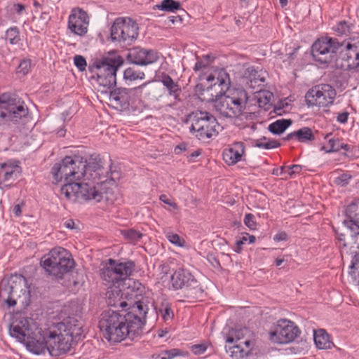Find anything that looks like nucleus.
Instances as JSON below:
<instances>
[{
    "mask_svg": "<svg viewBox=\"0 0 359 359\" xmlns=\"http://www.w3.org/2000/svg\"><path fill=\"white\" fill-rule=\"evenodd\" d=\"M105 163L100 158V156H91L90 161L86 163V177L83 178L84 180H92L95 183L97 184V186H95L98 188L102 192L108 191V196L109 200H111V196L113 193L111 189L106 188L104 187L105 182L108 179V168L110 167L111 164H108L107 167H104Z\"/></svg>",
    "mask_w": 359,
    "mask_h": 359,
    "instance_id": "obj_12",
    "label": "nucleus"
},
{
    "mask_svg": "<svg viewBox=\"0 0 359 359\" xmlns=\"http://www.w3.org/2000/svg\"><path fill=\"white\" fill-rule=\"evenodd\" d=\"M285 107H288L287 103H285V104L281 103V102L280 103H278L277 105H276L275 107H274V112L277 115H282L283 112H285L283 111V109H284Z\"/></svg>",
    "mask_w": 359,
    "mask_h": 359,
    "instance_id": "obj_52",
    "label": "nucleus"
},
{
    "mask_svg": "<svg viewBox=\"0 0 359 359\" xmlns=\"http://www.w3.org/2000/svg\"><path fill=\"white\" fill-rule=\"evenodd\" d=\"M86 161L83 158L66 156L60 163L54 164L51 169L53 182L64 181L60 192L70 201H108V191L103 193L94 184L81 182L86 177Z\"/></svg>",
    "mask_w": 359,
    "mask_h": 359,
    "instance_id": "obj_2",
    "label": "nucleus"
},
{
    "mask_svg": "<svg viewBox=\"0 0 359 359\" xmlns=\"http://www.w3.org/2000/svg\"><path fill=\"white\" fill-rule=\"evenodd\" d=\"M299 334V327L293 322L280 319L275 330L269 333V339L273 343L287 344L294 341Z\"/></svg>",
    "mask_w": 359,
    "mask_h": 359,
    "instance_id": "obj_17",
    "label": "nucleus"
},
{
    "mask_svg": "<svg viewBox=\"0 0 359 359\" xmlns=\"http://www.w3.org/2000/svg\"><path fill=\"white\" fill-rule=\"evenodd\" d=\"M244 76L247 81L248 86L252 89L258 88L263 86L265 82L264 72H259L252 67L245 69Z\"/></svg>",
    "mask_w": 359,
    "mask_h": 359,
    "instance_id": "obj_25",
    "label": "nucleus"
},
{
    "mask_svg": "<svg viewBox=\"0 0 359 359\" xmlns=\"http://www.w3.org/2000/svg\"><path fill=\"white\" fill-rule=\"evenodd\" d=\"M272 97V94L269 92H259V97H258V103L259 105L261 107L263 104L264 105L268 104L271 98Z\"/></svg>",
    "mask_w": 359,
    "mask_h": 359,
    "instance_id": "obj_46",
    "label": "nucleus"
},
{
    "mask_svg": "<svg viewBox=\"0 0 359 359\" xmlns=\"http://www.w3.org/2000/svg\"><path fill=\"white\" fill-rule=\"evenodd\" d=\"M302 170V167L300 165H288V171L291 170V172H289V175L292 177L293 175L296 173H299Z\"/></svg>",
    "mask_w": 359,
    "mask_h": 359,
    "instance_id": "obj_50",
    "label": "nucleus"
},
{
    "mask_svg": "<svg viewBox=\"0 0 359 359\" xmlns=\"http://www.w3.org/2000/svg\"><path fill=\"white\" fill-rule=\"evenodd\" d=\"M148 311V305L143 302L133 306L131 311L107 310L101 314L99 327L109 341L119 342L126 337L133 340L143 333Z\"/></svg>",
    "mask_w": 359,
    "mask_h": 359,
    "instance_id": "obj_3",
    "label": "nucleus"
},
{
    "mask_svg": "<svg viewBox=\"0 0 359 359\" xmlns=\"http://www.w3.org/2000/svg\"><path fill=\"white\" fill-rule=\"evenodd\" d=\"M134 264L133 262H116L115 260L109 259V263L102 269L101 276L104 281L109 285L114 287H110L106 293V302L109 306L115 308H122L126 311H131L133 306L138 304V302H143L144 304L148 305L147 298H137L133 300L132 297L128 298L129 292L124 293L125 297H123V293L121 290L118 289L119 283L125 280L131 275L134 270Z\"/></svg>",
    "mask_w": 359,
    "mask_h": 359,
    "instance_id": "obj_4",
    "label": "nucleus"
},
{
    "mask_svg": "<svg viewBox=\"0 0 359 359\" xmlns=\"http://www.w3.org/2000/svg\"><path fill=\"white\" fill-rule=\"evenodd\" d=\"M180 355V351L177 348L165 351L161 357V359H172L177 355Z\"/></svg>",
    "mask_w": 359,
    "mask_h": 359,
    "instance_id": "obj_48",
    "label": "nucleus"
},
{
    "mask_svg": "<svg viewBox=\"0 0 359 359\" xmlns=\"http://www.w3.org/2000/svg\"><path fill=\"white\" fill-rule=\"evenodd\" d=\"M287 238V235L285 232H280L275 235L274 236V241H285Z\"/></svg>",
    "mask_w": 359,
    "mask_h": 359,
    "instance_id": "obj_56",
    "label": "nucleus"
},
{
    "mask_svg": "<svg viewBox=\"0 0 359 359\" xmlns=\"http://www.w3.org/2000/svg\"><path fill=\"white\" fill-rule=\"evenodd\" d=\"M41 265L49 275L61 279L73 269L74 262L65 249L59 247L44 255L41 259Z\"/></svg>",
    "mask_w": 359,
    "mask_h": 359,
    "instance_id": "obj_6",
    "label": "nucleus"
},
{
    "mask_svg": "<svg viewBox=\"0 0 359 359\" xmlns=\"http://www.w3.org/2000/svg\"><path fill=\"white\" fill-rule=\"evenodd\" d=\"M285 171V168L281 166L278 168H274L272 171V174L276 176L284 175Z\"/></svg>",
    "mask_w": 359,
    "mask_h": 359,
    "instance_id": "obj_57",
    "label": "nucleus"
},
{
    "mask_svg": "<svg viewBox=\"0 0 359 359\" xmlns=\"http://www.w3.org/2000/svg\"><path fill=\"white\" fill-rule=\"evenodd\" d=\"M6 39L11 44H17L20 41V32L18 27H11L6 32Z\"/></svg>",
    "mask_w": 359,
    "mask_h": 359,
    "instance_id": "obj_38",
    "label": "nucleus"
},
{
    "mask_svg": "<svg viewBox=\"0 0 359 359\" xmlns=\"http://www.w3.org/2000/svg\"><path fill=\"white\" fill-rule=\"evenodd\" d=\"M340 141L339 139L330 138L328 140V145L323 146L322 149L325 150L327 153L336 152L339 151Z\"/></svg>",
    "mask_w": 359,
    "mask_h": 359,
    "instance_id": "obj_39",
    "label": "nucleus"
},
{
    "mask_svg": "<svg viewBox=\"0 0 359 359\" xmlns=\"http://www.w3.org/2000/svg\"><path fill=\"white\" fill-rule=\"evenodd\" d=\"M248 333L249 330L247 328L231 330L226 336V341L231 344L243 341Z\"/></svg>",
    "mask_w": 359,
    "mask_h": 359,
    "instance_id": "obj_31",
    "label": "nucleus"
},
{
    "mask_svg": "<svg viewBox=\"0 0 359 359\" xmlns=\"http://www.w3.org/2000/svg\"><path fill=\"white\" fill-rule=\"evenodd\" d=\"M121 233L125 239L132 243H136L142 237V233L133 229L123 230Z\"/></svg>",
    "mask_w": 359,
    "mask_h": 359,
    "instance_id": "obj_36",
    "label": "nucleus"
},
{
    "mask_svg": "<svg viewBox=\"0 0 359 359\" xmlns=\"http://www.w3.org/2000/svg\"><path fill=\"white\" fill-rule=\"evenodd\" d=\"M11 281V297L8 300V307L15 306L17 304L25 305L29 300L30 291L27 287V279L20 274L12 275Z\"/></svg>",
    "mask_w": 359,
    "mask_h": 359,
    "instance_id": "obj_16",
    "label": "nucleus"
},
{
    "mask_svg": "<svg viewBox=\"0 0 359 359\" xmlns=\"http://www.w3.org/2000/svg\"><path fill=\"white\" fill-rule=\"evenodd\" d=\"M187 123H190V132L198 140L209 139L218 134L219 125L216 118L206 111L196 110L187 116Z\"/></svg>",
    "mask_w": 359,
    "mask_h": 359,
    "instance_id": "obj_7",
    "label": "nucleus"
},
{
    "mask_svg": "<svg viewBox=\"0 0 359 359\" xmlns=\"http://www.w3.org/2000/svg\"><path fill=\"white\" fill-rule=\"evenodd\" d=\"M295 138L296 139V133L295 131L292 132V133H290L289 134H287L285 137H284V140H290L292 139H294Z\"/></svg>",
    "mask_w": 359,
    "mask_h": 359,
    "instance_id": "obj_63",
    "label": "nucleus"
},
{
    "mask_svg": "<svg viewBox=\"0 0 359 359\" xmlns=\"http://www.w3.org/2000/svg\"><path fill=\"white\" fill-rule=\"evenodd\" d=\"M19 167L12 163L0 164V184L17 177Z\"/></svg>",
    "mask_w": 359,
    "mask_h": 359,
    "instance_id": "obj_26",
    "label": "nucleus"
},
{
    "mask_svg": "<svg viewBox=\"0 0 359 359\" xmlns=\"http://www.w3.org/2000/svg\"><path fill=\"white\" fill-rule=\"evenodd\" d=\"M348 116L349 114L346 111L339 113L337 117V120L341 123H346L348 121Z\"/></svg>",
    "mask_w": 359,
    "mask_h": 359,
    "instance_id": "obj_51",
    "label": "nucleus"
},
{
    "mask_svg": "<svg viewBox=\"0 0 359 359\" xmlns=\"http://www.w3.org/2000/svg\"><path fill=\"white\" fill-rule=\"evenodd\" d=\"M340 43L332 38L316 40L311 47L313 57L322 64L330 63L338 55Z\"/></svg>",
    "mask_w": 359,
    "mask_h": 359,
    "instance_id": "obj_13",
    "label": "nucleus"
},
{
    "mask_svg": "<svg viewBox=\"0 0 359 359\" xmlns=\"http://www.w3.org/2000/svg\"><path fill=\"white\" fill-rule=\"evenodd\" d=\"M159 312L161 313V315L165 321L171 319L173 316V313L170 307L168 306L163 309H160Z\"/></svg>",
    "mask_w": 359,
    "mask_h": 359,
    "instance_id": "obj_47",
    "label": "nucleus"
},
{
    "mask_svg": "<svg viewBox=\"0 0 359 359\" xmlns=\"http://www.w3.org/2000/svg\"><path fill=\"white\" fill-rule=\"evenodd\" d=\"M248 240L247 236H243L241 240H238L236 241V245L238 248H241V246L244 243H247V241Z\"/></svg>",
    "mask_w": 359,
    "mask_h": 359,
    "instance_id": "obj_59",
    "label": "nucleus"
},
{
    "mask_svg": "<svg viewBox=\"0 0 359 359\" xmlns=\"http://www.w3.org/2000/svg\"><path fill=\"white\" fill-rule=\"evenodd\" d=\"M296 139L302 143H307L314 140L315 136L312 130L308 127H304L295 131Z\"/></svg>",
    "mask_w": 359,
    "mask_h": 359,
    "instance_id": "obj_34",
    "label": "nucleus"
},
{
    "mask_svg": "<svg viewBox=\"0 0 359 359\" xmlns=\"http://www.w3.org/2000/svg\"><path fill=\"white\" fill-rule=\"evenodd\" d=\"M227 97L231 101L232 111L231 113L234 117L240 116L245 109L248 100L246 91L243 89H233L229 90V95H227Z\"/></svg>",
    "mask_w": 359,
    "mask_h": 359,
    "instance_id": "obj_22",
    "label": "nucleus"
},
{
    "mask_svg": "<svg viewBox=\"0 0 359 359\" xmlns=\"http://www.w3.org/2000/svg\"><path fill=\"white\" fill-rule=\"evenodd\" d=\"M313 339L317 348L319 349L330 348L333 345V343L330 339L329 334L323 329L313 331Z\"/></svg>",
    "mask_w": 359,
    "mask_h": 359,
    "instance_id": "obj_27",
    "label": "nucleus"
},
{
    "mask_svg": "<svg viewBox=\"0 0 359 359\" xmlns=\"http://www.w3.org/2000/svg\"><path fill=\"white\" fill-rule=\"evenodd\" d=\"M208 82L211 83L210 86L207 87L205 92L210 93V97L207 99L208 102H217L225 96L226 92L229 90L230 85V79L229 74L223 69L215 72L214 74L207 76Z\"/></svg>",
    "mask_w": 359,
    "mask_h": 359,
    "instance_id": "obj_15",
    "label": "nucleus"
},
{
    "mask_svg": "<svg viewBox=\"0 0 359 359\" xmlns=\"http://www.w3.org/2000/svg\"><path fill=\"white\" fill-rule=\"evenodd\" d=\"M244 224L250 230H255L257 229V223L255 220V216L252 213H248L245 215Z\"/></svg>",
    "mask_w": 359,
    "mask_h": 359,
    "instance_id": "obj_44",
    "label": "nucleus"
},
{
    "mask_svg": "<svg viewBox=\"0 0 359 359\" xmlns=\"http://www.w3.org/2000/svg\"><path fill=\"white\" fill-rule=\"evenodd\" d=\"M31 62L29 60H23L18 67V72L26 75L30 69Z\"/></svg>",
    "mask_w": 359,
    "mask_h": 359,
    "instance_id": "obj_45",
    "label": "nucleus"
},
{
    "mask_svg": "<svg viewBox=\"0 0 359 359\" xmlns=\"http://www.w3.org/2000/svg\"><path fill=\"white\" fill-rule=\"evenodd\" d=\"M128 59L130 63L137 65H148L155 63L158 60L159 53L152 49L135 47L130 50Z\"/></svg>",
    "mask_w": 359,
    "mask_h": 359,
    "instance_id": "obj_19",
    "label": "nucleus"
},
{
    "mask_svg": "<svg viewBox=\"0 0 359 359\" xmlns=\"http://www.w3.org/2000/svg\"><path fill=\"white\" fill-rule=\"evenodd\" d=\"M336 97L334 88L329 84H320L310 89L305 95L308 106L327 107Z\"/></svg>",
    "mask_w": 359,
    "mask_h": 359,
    "instance_id": "obj_14",
    "label": "nucleus"
},
{
    "mask_svg": "<svg viewBox=\"0 0 359 359\" xmlns=\"http://www.w3.org/2000/svg\"><path fill=\"white\" fill-rule=\"evenodd\" d=\"M123 64V58L119 55L106 57L96 62L97 69L96 81L102 93H107L116 84V72Z\"/></svg>",
    "mask_w": 359,
    "mask_h": 359,
    "instance_id": "obj_9",
    "label": "nucleus"
},
{
    "mask_svg": "<svg viewBox=\"0 0 359 359\" xmlns=\"http://www.w3.org/2000/svg\"><path fill=\"white\" fill-rule=\"evenodd\" d=\"M354 29L355 25L345 20L339 22L334 27V31L340 36H349V37H351L352 36H356Z\"/></svg>",
    "mask_w": 359,
    "mask_h": 359,
    "instance_id": "obj_30",
    "label": "nucleus"
},
{
    "mask_svg": "<svg viewBox=\"0 0 359 359\" xmlns=\"http://www.w3.org/2000/svg\"><path fill=\"white\" fill-rule=\"evenodd\" d=\"M209 62H204L203 61H198L196 64H195V66L194 67V70L195 72H198V71H200V70H202L205 68L207 67V66L208 65Z\"/></svg>",
    "mask_w": 359,
    "mask_h": 359,
    "instance_id": "obj_53",
    "label": "nucleus"
},
{
    "mask_svg": "<svg viewBox=\"0 0 359 359\" xmlns=\"http://www.w3.org/2000/svg\"><path fill=\"white\" fill-rule=\"evenodd\" d=\"M351 268L356 270L359 276V257L358 255L355 256L353 259Z\"/></svg>",
    "mask_w": 359,
    "mask_h": 359,
    "instance_id": "obj_55",
    "label": "nucleus"
},
{
    "mask_svg": "<svg viewBox=\"0 0 359 359\" xmlns=\"http://www.w3.org/2000/svg\"><path fill=\"white\" fill-rule=\"evenodd\" d=\"M160 200L162 202H163L164 203L168 204V205L172 206L175 209L177 208V204L175 203H174V202H172L165 195H161L160 196Z\"/></svg>",
    "mask_w": 359,
    "mask_h": 359,
    "instance_id": "obj_54",
    "label": "nucleus"
},
{
    "mask_svg": "<svg viewBox=\"0 0 359 359\" xmlns=\"http://www.w3.org/2000/svg\"><path fill=\"white\" fill-rule=\"evenodd\" d=\"M76 323L74 318L58 323L44 337L32 318L20 315L13 318L8 330L12 337L33 353L41 355L48 351L52 356H59L68 352L73 341L81 335V326Z\"/></svg>",
    "mask_w": 359,
    "mask_h": 359,
    "instance_id": "obj_1",
    "label": "nucleus"
},
{
    "mask_svg": "<svg viewBox=\"0 0 359 359\" xmlns=\"http://www.w3.org/2000/svg\"><path fill=\"white\" fill-rule=\"evenodd\" d=\"M138 25L130 18H118L111 27L112 41L123 46L131 45L137 38Z\"/></svg>",
    "mask_w": 359,
    "mask_h": 359,
    "instance_id": "obj_11",
    "label": "nucleus"
},
{
    "mask_svg": "<svg viewBox=\"0 0 359 359\" xmlns=\"http://www.w3.org/2000/svg\"><path fill=\"white\" fill-rule=\"evenodd\" d=\"M13 212L14 213V215L17 217H19L22 214V210H21V206L20 204H17L14 206L13 208Z\"/></svg>",
    "mask_w": 359,
    "mask_h": 359,
    "instance_id": "obj_58",
    "label": "nucleus"
},
{
    "mask_svg": "<svg viewBox=\"0 0 359 359\" xmlns=\"http://www.w3.org/2000/svg\"><path fill=\"white\" fill-rule=\"evenodd\" d=\"M245 152V147L243 142L234 143L229 149L223 153L224 160L229 165H233L238 162Z\"/></svg>",
    "mask_w": 359,
    "mask_h": 359,
    "instance_id": "obj_24",
    "label": "nucleus"
},
{
    "mask_svg": "<svg viewBox=\"0 0 359 359\" xmlns=\"http://www.w3.org/2000/svg\"><path fill=\"white\" fill-rule=\"evenodd\" d=\"M207 349L205 344H196L191 346V351L196 355L203 353Z\"/></svg>",
    "mask_w": 359,
    "mask_h": 359,
    "instance_id": "obj_49",
    "label": "nucleus"
},
{
    "mask_svg": "<svg viewBox=\"0 0 359 359\" xmlns=\"http://www.w3.org/2000/svg\"><path fill=\"white\" fill-rule=\"evenodd\" d=\"M65 226L67 229H73L74 228V222L72 219H69L65 222Z\"/></svg>",
    "mask_w": 359,
    "mask_h": 359,
    "instance_id": "obj_61",
    "label": "nucleus"
},
{
    "mask_svg": "<svg viewBox=\"0 0 359 359\" xmlns=\"http://www.w3.org/2000/svg\"><path fill=\"white\" fill-rule=\"evenodd\" d=\"M352 176L348 173H343L340 176L334 179V183L337 185L344 187L347 185L351 179Z\"/></svg>",
    "mask_w": 359,
    "mask_h": 359,
    "instance_id": "obj_43",
    "label": "nucleus"
},
{
    "mask_svg": "<svg viewBox=\"0 0 359 359\" xmlns=\"http://www.w3.org/2000/svg\"><path fill=\"white\" fill-rule=\"evenodd\" d=\"M346 215L348 219H345L344 224L348 229L351 236L354 238V242L359 248V199H354L347 206Z\"/></svg>",
    "mask_w": 359,
    "mask_h": 359,
    "instance_id": "obj_18",
    "label": "nucleus"
},
{
    "mask_svg": "<svg viewBox=\"0 0 359 359\" xmlns=\"http://www.w3.org/2000/svg\"><path fill=\"white\" fill-rule=\"evenodd\" d=\"M144 76L145 75L143 72L135 70L133 67L127 68L123 72V79L125 80H129L130 81L143 79Z\"/></svg>",
    "mask_w": 359,
    "mask_h": 359,
    "instance_id": "obj_35",
    "label": "nucleus"
},
{
    "mask_svg": "<svg viewBox=\"0 0 359 359\" xmlns=\"http://www.w3.org/2000/svg\"><path fill=\"white\" fill-rule=\"evenodd\" d=\"M254 343L250 339H245L239 343L229 344L225 348L230 356L235 359H241L247 356L252 349Z\"/></svg>",
    "mask_w": 359,
    "mask_h": 359,
    "instance_id": "obj_23",
    "label": "nucleus"
},
{
    "mask_svg": "<svg viewBox=\"0 0 359 359\" xmlns=\"http://www.w3.org/2000/svg\"><path fill=\"white\" fill-rule=\"evenodd\" d=\"M28 115L27 106L18 95L9 93L0 95V126L19 128L25 123Z\"/></svg>",
    "mask_w": 359,
    "mask_h": 359,
    "instance_id": "obj_5",
    "label": "nucleus"
},
{
    "mask_svg": "<svg viewBox=\"0 0 359 359\" xmlns=\"http://www.w3.org/2000/svg\"><path fill=\"white\" fill-rule=\"evenodd\" d=\"M246 236H247V237H248V241H249V243H255V239H256V238H255V236H250L248 233H246Z\"/></svg>",
    "mask_w": 359,
    "mask_h": 359,
    "instance_id": "obj_64",
    "label": "nucleus"
},
{
    "mask_svg": "<svg viewBox=\"0 0 359 359\" xmlns=\"http://www.w3.org/2000/svg\"><path fill=\"white\" fill-rule=\"evenodd\" d=\"M147 83L140 86L137 88L128 89L124 88H119L110 91L109 100L114 102L117 107L122 109H127L130 104L131 97L135 93L142 89Z\"/></svg>",
    "mask_w": 359,
    "mask_h": 359,
    "instance_id": "obj_21",
    "label": "nucleus"
},
{
    "mask_svg": "<svg viewBox=\"0 0 359 359\" xmlns=\"http://www.w3.org/2000/svg\"><path fill=\"white\" fill-rule=\"evenodd\" d=\"M215 107L222 116L225 117H234L231 113L232 111L231 101L227 95L222 97L220 100L215 102Z\"/></svg>",
    "mask_w": 359,
    "mask_h": 359,
    "instance_id": "obj_29",
    "label": "nucleus"
},
{
    "mask_svg": "<svg viewBox=\"0 0 359 359\" xmlns=\"http://www.w3.org/2000/svg\"><path fill=\"white\" fill-rule=\"evenodd\" d=\"M280 144L276 140H270L265 137L258 139L255 142V146L259 148L270 149L277 148Z\"/></svg>",
    "mask_w": 359,
    "mask_h": 359,
    "instance_id": "obj_37",
    "label": "nucleus"
},
{
    "mask_svg": "<svg viewBox=\"0 0 359 359\" xmlns=\"http://www.w3.org/2000/svg\"><path fill=\"white\" fill-rule=\"evenodd\" d=\"M156 8L165 12H175L177 10L184 11L182 8L181 4L175 0H163L160 4L156 5Z\"/></svg>",
    "mask_w": 359,
    "mask_h": 359,
    "instance_id": "obj_33",
    "label": "nucleus"
},
{
    "mask_svg": "<svg viewBox=\"0 0 359 359\" xmlns=\"http://www.w3.org/2000/svg\"><path fill=\"white\" fill-rule=\"evenodd\" d=\"M169 21L172 24H174L176 22H182V18L180 16H171V17L169 18Z\"/></svg>",
    "mask_w": 359,
    "mask_h": 359,
    "instance_id": "obj_60",
    "label": "nucleus"
},
{
    "mask_svg": "<svg viewBox=\"0 0 359 359\" xmlns=\"http://www.w3.org/2000/svg\"><path fill=\"white\" fill-rule=\"evenodd\" d=\"M11 297V281L9 280L8 285L7 286L1 287H0V302L2 301L3 303L6 304L8 306V300L10 299Z\"/></svg>",
    "mask_w": 359,
    "mask_h": 359,
    "instance_id": "obj_41",
    "label": "nucleus"
},
{
    "mask_svg": "<svg viewBox=\"0 0 359 359\" xmlns=\"http://www.w3.org/2000/svg\"><path fill=\"white\" fill-rule=\"evenodd\" d=\"M74 62L75 66L79 69V71L83 72L86 70L87 63L85 57L82 55H75L74 57Z\"/></svg>",
    "mask_w": 359,
    "mask_h": 359,
    "instance_id": "obj_42",
    "label": "nucleus"
},
{
    "mask_svg": "<svg viewBox=\"0 0 359 359\" xmlns=\"http://www.w3.org/2000/svg\"><path fill=\"white\" fill-rule=\"evenodd\" d=\"M292 121L291 119H279L269 126V130L276 135L283 133L291 124Z\"/></svg>",
    "mask_w": 359,
    "mask_h": 359,
    "instance_id": "obj_32",
    "label": "nucleus"
},
{
    "mask_svg": "<svg viewBox=\"0 0 359 359\" xmlns=\"http://www.w3.org/2000/svg\"><path fill=\"white\" fill-rule=\"evenodd\" d=\"M166 238L171 243L177 246L183 247L185 245V241L177 233L169 232L166 234Z\"/></svg>",
    "mask_w": 359,
    "mask_h": 359,
    "instance_id": "obj_40",
    "label": "nucleus"
},
{
    "mask_svg": "<svg viewBox=\"0 0 359 359\" xmlns=\"http://www.w3.org/2000/svg\"><path fill=\"white\" fill-rule=\"evenodd\" d=\"M172 286L180 290L182 294L189 299L202 297L203 289L199 281L187 269H178L171 276Z\"/></svg>",
    "mask_w": 359,
    "mask_h": 359,
    "instance_id": "obj_10",
    "label": "nucleus"
},
{
    "mask_svg": "<svg viewBox=\"0 0 359 359\" xmlns=\"http://www.w3.org/2000/svg\"><path fill=\"white\" fill-rule=\"evenodd\" d=\"M89 18L82 9H74L69 17L68 27L74 34L83 36L88 32Z\"/></svg>",
    "mask_w": 359,
    "mask_h": 359,
    "instance_id": "obj_20",
    "label": "nucleus"
},
{
    "mask_svg": "<svg viewBox=\"0 0 359 359\" xmlns=\"http://www.w3.org/2000/svg\"><path fill=\"white\" fill-rule=\"evenodd\" d=\"M335 66L344 71H359V34L340 43Z\"/></svg>",
    "mask_w": 359,
    "mask_h": 359,
    "instance_id": "obj_8",
    "label": "nucleus"
},
{
    "mask_svg": "<svg viewBox=\"0 0 359 359\" xmlns=\"http://www.w3.org/2000/svg\"><path fill=\"white\" fill-rule=\"evenodd\" d=\"M161 81L163 85L166 88L168 91V94L170 96H173L175 99H177L180 93H181V88L177 82L168 74H163L161 76Z\"/></svg>",
    "mask_w": 359,
    "mask_h": 359,
    "instance_id": "obj_28",
    "label": "nucleus"
},
{
    "mask_svg": "<svg viewBox=\"0 0 359 359\" xmlns=\"http://www.w3.org/2000/svg\"><path fill=\"white\" fill-rule=\"evenodd\" d=\"M340 149H344V150H345L346 151H348L351 149V146L349 144H344L343 142H340V144H339V150Z\"/></svg>",
    "mask_w": 359,
    "mask_h": 359,
    "instance_id": "obj_62",
    "label": "nucleus"
}]
</instances>
